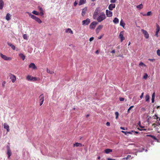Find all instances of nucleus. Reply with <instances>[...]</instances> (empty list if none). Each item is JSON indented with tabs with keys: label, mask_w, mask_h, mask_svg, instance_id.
Returning <instances> with one entry per match:
<instances>
[{
	"label": "nucleus",
	"mask_w": 160,
	"mask_h": 160,
	"mask_svg": "<svg viewBox=\"0 0 160 160\" xmlns=\"http://www.w3.org/2000/svg\"><path fill=\"white\" fill-rule=\"evenodd\" d=\"M124 32H120L119 38L120 39L121 42H122V41L125 39V38L123 37Z\"/></svg>",
	"instance_id": "obj_7"
},
{
	"label": "nucleus",
	"mask_w": 160,
	"mask_h": 160,
	"mask_svg": "<svg viewBox=\"0 0 160 160\" xmlns=\"http://www.w3.org/2000/svg\"><path fill=\"white\" fill-rule=\"evenodd\" d=\"M47 72L48 73H49L51 74H52L54 73V72L53 71H51L48 68H47Z\"/></svg>",
	"instance_id": "obj_34"
},
{
	"label": "nucleus",
	"mask_w": 160,
	"mask_h": 160,
	"mask_svg": "<svg viewBox=\"0 0 160 160\" xmlns=\"http://www.w3.org/2000/svg\"><path fill=\"white\" fill-rule=\"evenodd\" d=\"M26 79L28 81H35L39 80V78L36 77H32L30 75H28Z\"/></svg>",
	"instance_id": "obj_3"
},
{
	"label": "nucleus",
	"mask_w": 160,
	"mask_h": 160,
	"mask_svg": "<svg viewBox=\"0 0 160 160\" xmlns=\"http://www.w3.org/2000/svg\"><path fill=\"white\" fill-rule=\"evenodd\" d=\"M134 107V106H130L129 108L128 109V111H127V112H128V113H129L130 112V110H131V109L133 108Z\"/></svg>",
	"instance_id": "obj_35"
},
{
	"label": "nucleus",
	"mask_w": 160,
	"mask_h": 160,
	"mask_svg": "<svg viewBox=\"0 0 160 160\" xmlns=\"http://www.w3.org/2000/svg\"><path fill=\"white\" fill-rule=\"evenodd\" d=\"M122 132L123 133H124L126 135H128V132L127 131H122Z\"/></svg>",
	"instance_id": "obj_42"
},
{
	"label": "nucleus",
	"mask_w": 160,
	"mask_h": 160,
	"mask_svg": "<svg viewBox=\"0 0 160 160\" xmlns=\"http://www.w3.org/2000/svg\"><path fill=\"white\" fill-rule=\"evenodd\" d=\"M38 9L40 12L39 13L40 15L41 16H42L44 14L43 12V9H42V8L40 7V6H38Z\"/></svg>",
	"instance_id": "obj_11"
},
{
	"label": "nucleus",
	"mask_w": 160,
	"mask_h": 160,
	"mask_svg": "<svg viewBox=\"0 0 160 160\" xmlns=\"http://www.w3.org/2000/svg\"><path fill=\"white\" fill-rule=\"evenodd\" d=\"M115 4H110L108 7V9L111 11H112L113 9L115 8Z\"/></svg>",
	"instance_id": "obj_12"
},
{
	"label": "nucleus",
	"mask_w": 160,
	"mask_h": 160,
	"mask_svg": "<svg viewBox=\"0 0 160 160\" xmlns=\"http://www.w3.org/2000/svg\"><path fill=\"white\" fill-rule=\"evenodd\" d=\"M142 31L144 34L145 37L146 38H149V35L147 31L144 29H142Z\"/></svg>",
	"instance_id": "obj_9"
},
{
	"label": "nucleus",
	"mask_w": 160,
	"mask_h": 160,
	"mask_svg": "<svg viewBox=\"0 0 160 160\" xmlns=\"http://www.w3.org/2000/svg\"><path fill=\"white\" fill-rule=\"evenodd\" d=\"M144 93L142 92L141 94V95L140 96V98L141 99L142 98L143 95Z\"/></svg>",
	"instance_id": "obj_53"
},
{
	"label": "nucleus",
	"mask_w": 160,
	"mask_h": 160,
	"mask_svg": "<svg viewBox=\"0 0 160 160\" xmlns=\"http://www.w3.org/2000/svg\"><path fill=\"white\" fill-rule=\"evenodd\" d=\"M139 65L140 66H145V65L142 62H140L139 63Z\"/></svg>",
	"instance_id": "obj_43"
},
{
	"label": "nucleus",
	"mask_w": 160,
	"mask_h": 160,
	"mask_svg": "<svg viewBox=\"0 0 160 160\" xmlns=\"http://www.w3.org/2000/svg\"><path fill=\"white\" fill-rule=\"evenodd\" d=\"M27 13L28 14L29 16L31 18L35 20V21L38 23H42V21L39 18L36 17L33 15L32 14L30 13L29 12H27Z\"/></svg>",
	"instance_id": "obj_2"
},
{
	"label": "nucleus",
	"mask_w": 160,
	"mask_h": 160,
	"mask_svg": "<svg viewBox=\"0 0 160 160\" xmlns=\"http://www.w3.org/2000/svg\"><path fill=\"white\" fill-rule=\"evenodd\" d=\"M4 3L2 0H0V10L2 9L4 6Z\"/></svg>",
	"instance_id": "obj_17"
},
{
	"label": "nucleus",
	"mask_w": 160,
	"mask_h": 160,
	"mask_svg": "<svg viewBox=\"0 0 160 160\" xmlns=\"http://www.w3.org/2000/svg\"><path fill=\"white\" fill-rule=\"evenodd\" d=\"M10 79H11L12 82H14L16 80V77L15 76L12 74H10Z\"/></svg>",
	"instance_id": "obj_14"
},
{
	"label": "nucleus",
	"mask_w": 160,
	"mask_h": 160,
	"mask_svg": "<svg viewBox=\"0 0 160 160\" xmlns=\"http://www.w3.org/2000/svg\"><path fill=\"white\" fill-rule=\"evenodd\" d=\"M119 21L118 19L116 17L114 18L113 20V23L115 24H117L118 23H119Z\"/></svg>",
	"instance_id": "obj_19"
},
{
	"label": "nucleus",
	"mask_w": 160,
	"mask_h": 160,
	"mask_svg": "<svg viewBox=\"0 0 160 160\" xmlns=\"http://www.w3.org/2000/svg\"><path fill=\"white\" fill-rule=\"evenodd\" d=\"M90 19L89 18H87L86 20L82 21V24L83 25H88L90 22Z\"/></svg>",
	"instance_id": "obj_6"
},
{
	"label": "nucleus",
	"mask_w": 160,
	"mask_h": 160,
	"mask_svg": "<svg viewBox=\"0 0 160 160\" xmlns=\"http://www.w3.org/2000/svg\"><path fill=\"white\" fill-rule=\"evenodd\" d=\"M112 152V149H107L105 150V152L107 154H108Z\"/></svg>",
	"instance_id": "obj_28"
},
{
	"label": "nucleus",
	"mask_w": 160,
	"mask_h": 160,
	"mask_svg": "<svg viewBox=\"0 0 160 160\" xmlns=\"http://www.w3.org/2000/svg\"><path fill=\"white\" fill-rule=\"evenodd\" d=\"M7 154L8 156V158H9L12 154V152L10 148L8 146L7 147Z\"/></svg>",
	"instance_id": "obj_8"
},
{
	"label": "nucleus",
	"mask_w": 160,
	"mask_h": 160,
	"mask_svg": "<svg viewBox=\"0 0 160 160\" xmlns=\"http://www.w3.org/2000/svg\"><path fill=\"white\" fill-rule=\"evenodd\" d=\"M136 7L139 9H141L143 8V5L142 4H141L137 5Z\"/></svg>",
	"instance_id": "obj_32"
},
{
	"label": "nucleus",
	"mask_w": 160,
	"mask_h": 160,
	"mask_svg": "<svg viewBox=\"0 0 160 160\" xmlns=\"http://www.w3.org/2000/svg\"><path fill=\"white\" fill-rule=\"evenodd\" d=\"M120 129H122V130H125V129L123 127H120Z\"/></svg>",
	"instance_id": "obj_64"
},
{
	"label": "nucleus",
	"mask_w": 160,
	"mask_h": 160,
	"mask_svg": "<svg viewBox=\"0 0 160 160\" xmlns=\"http://www.w3.org/2000/svg\"><path fill=\"white\" fill-rule=\"evenodd\" d=\"M40 105L41 106L42 104H43V101H40Z\"/></svg>",
	"instance_id": "obj_57"
},
{
	"label": "nucleus",
	"mask_w": 160,
	"mask_h": 160,
	"mask_svg": "<svg viewBox=\"0 0 160 160\" xmlns=\"http://www.w3.org/2000/svg\"><path fill=\"white\" fill-rule=\"evenodd\" d=\"M144 148H142L141 150H139L138 151L139 152H143V151H144Z\"/></svg>",
	"instance_id": "obj_56"
},
{
	"label": "nucleus",
	"mask_w": 160,
	"mask_h": 160,
	"mask_svg": "<svg viewBox=\"0 0 160 160\" xmlns=\"http://www.w3.org/2000/svg\"><path fill=\"white\" fill-rule=\"evenodd\" d=\"M148 60L149 61H151V62H152L153 60H154V59H149Z\"/></svg>",
	"instance_id": "obj_58"
},
{
	"label": "nucleus",
	"mask_w": 160,
	"mask_h": 160,
	"mask_svg": "<svg viewBox=\"0 0 160 160\" xmlns=\"http://www.w3.org/2000/svg\"><path fill=\"white\" fill-rule=\"evenodd\" d=\"M111 52L112 53H114L115 52V50H112Z\"/></svg>",
	"instance_id": "obj_61"
},
{
	"label": "nucleus",
	"mask_w": 160,
	"mask_h": 160,
	"mask_svg": "<svg viewBox=\"0 0 160 160\" xmlns=\"http://www.w3.org/2000/svg\"><path fill=\"white\" fill-rule=\"evenodd\" d=\"M160 30V28L159 25L157 24L156 25V32H159Z\"/></svg>",
	"instance_id": "obj_33"
},
{
	"label": "nucleus",
	"mask_w": 160,
	"mask_h": 160,
	"mask_svg": "<svg viewBox=\"0 0 160 160\" xmlns=\"http://www.w3.org/2000/svg\"><path fill=\"white\" fill-rule=\"evenodd\" d=\"M115 114L116 116V118L117 119L118 118V116L119 115V113L118 112H115Z\"/></svg>",
	"instance_id": "obj_38"
},
{
	"label": "nucleus",
	"mask_w": 160,
	"mask_h": 160,
	"mask_svg": "<svg viewBox=\"0 0 160 160\" xmlns=\"http://www.w3.org/2000/svg\"><path fill=\"white\" fill-rule=\"evenodd\" d=\"M157 54L158 56H160V50L159 49H158L157 51Z\"/></svg>",
	"instance_id": "obj_41"
},
{
	"label": "nucleus",
	"mask_w": 160,
	"mask_h": 160,
	"mask_svg": "<svg viewBox=\"0 0 160 160\" xmlns=\"http://www.w3.org/2000/svg\"><path fill=\"white\" fill-rule=\"evenodd\" d=\"M4 128L6 129L8 132H9V127L7 123H4Z\"/></svg>",
	"instance_id": "obj_21"
},
{
	"label": "nucleus",
	"mask_w": 160,
	"mask_h": 160,
	"mask_svg": "<svg viewBox=\"0 0 160 160\" xmlns=\"http://www.w3.org/2000/svg\"><path fill=\"white\" fill-rule=\"evenodd\" d=\"M32 13L35 15H40V13L39 12H38L37 11H36L35 10L33 11L32 12Z\"/></svg>",
	"instance_id": "obj_31"
},
{
	"label": "nucleus",
	"mask_w": 160,
	"mask_h": 160,
	"mask_svg": "<svg viewBox=\"0 0 160 160\" xmlns=\"http://www.w3.org/2000/svg\"><path fill=\"white\" fill-rule=\"evenodd\" d=\"M124 100V98H119V100L121 101H123Z\"/></svg>",
	"instance_id": "obj_47"
},
{
	"label": "nucleus",
	"mask_w": 160,
	"mask_h": 160,
	"mask_svg": "<svg viewBox=\"0 0 160 160\" xmlns=\"http://www.w3.org/2000/svg\"><path fill=\"white\" fill-rule=\"evenodd\" d=\"M158 32H156V33H155V36H156L157 37H158Z\"/></svg>",
	"instance_id": "obj_55"
},
{
	"label": "nucleus",
	"mask_w": 160,
	"mask_h": 160,
	"mask_svg": "<svg viewBox=\"0 0 160 160\" xmlns=\"http://www.w3.org/2000/svg\"><path fill=\"white\" fill-rule=\"evenodd\" d=\"M86 2V0H80L79 3V5H83Z\"/></svg>",
	"instance_id": "obj_25"
},
{
	"label": "nucleus",
	"mask_w": 160,
	"mask_h": 160,
	"mask_svg": "<svg viewBox=\"0 0 160 160\" xmlns=\"http://www.w3.org/2000/svg\"><path fill=\"white\" fill-rule=\"evenodd\" d=\"M102 27H103V25H99L98 27L97 28V29H98L99 30H100L101 29H102Z\"/></svg>",
	"instance_id": "obj_36"
},
{
	"label": "nucleus",
	"mask_w": 160,
	"mask_h": 160,
	"mask_svg": "<svg viewBox=\"0 0 160 160\" xmlns=\"http://www.w3.org/2000/svg\"><path fill=\"white\" fill-rule=\"evenodd\" d=\"M151 13H152V12L151 11L148 12L147 14V16H150L151 15Z\"/></svg>",
	"instance_id": "obj_44"
},
{
	"label": "nucleus",
	"mask_w": 160,
	"mask_h": 160,
	"mask_svg": "<svg viewBox=\"0 0 160 160\" xmlns=\"http://www.w3.org/2000/svg\"><path fill=\"white\" fill-rule=\"evenodd\" d=\"M155 93L154 92L153 93L152 95V103H153L154 101V98H155Z\"/></svg>",
	"instance_id": "obj_30"
},
{
	"label": "nucleus",
	"mask_w": 160,
	"mask_h": 160,
	"mask_svg": "<svg viewBox=\"0 0 160 160\" xmlns=\"http://www.w3.org/2000/svg\"><path fill=\"white\" fill-rule=\"evenodd\" d=\"M134 132L135 134V133L138 134L139 133V132H137V131H134V132Z\"/></svg>",
	"instance_id": "obj_62"
},
{
	"label": "nucleus",
	"mask_w": 160,
	"mask_h": 160,
	"mask_svg": "<svg viewBox=\"0 0 160 160\" xmlns=\"http://www.w3.org/2000/svg\"><path fill=\"white\" fill-rule=\"evenodd\" d=\"M102 37V36H101L99 37H98V39H101Z\"/></svg>",
	"instance_id": "obj_63"
},
{
	"label": "nucleus",
	"mask_w": 160,
	"mask_h": 160,
	"mask_svg": "<svg viewBox=\"0 0 160 160\" xmlns=\"http://www.w3.org/2000/svg\"><path fill=\"white\" fill-rule=\"evenodd\" d=\"M65 32L67 33H70L71 34H73V32L72 30L70 28H68L65 30Z\"/></svg>",
	"instance_id": "obj_24"
},
{
	"label": "nucleus",
	"mask_w": 160,
	"mask_h": 160,
	"mask_svg": "<svg viewBox=\"0 0 160 160\" xmlns=\"http://www.w3.org/2000/svg\"><path fill=\"white\" fill-rule=\"evenodd\" d=\"M19 56L23 60H24L25 58V56L22 53H20L19 54Z\"/></svg>",
	"instance_id": "obj_23"
},
{
	"label": "nucleus",
	"mask_w": 160,
	"mask_h": 160,
	"mask_svg": "<svg viewBox=\"0 0 160 160\" xmlns=\"http://www.w3.org/2000/svg\"><path fill=\"white\" fill-rule=\"evenodd\" d=\"M0 56L2 59L6 61H10L12 60L11 57H8L2 53H0Z\"/></svg>",
	"instance_id": "obj_4"
},
{
	"label": "nucleus",
	"mask_w": 160,
	"mask_h": 160,
	"mask_svg": "<svg viewBox=\"0 0 160 160\" xmlns=\"http://www.w3.org/2000/svg\"><path fill=\"white\" fill-rule=\"evenodd\" d=\"M78 4V3L76 1H75L74 3V6H76L77 4Z\"/></svg>",
	"instance_id": "obj_52"
},
{
	"label": "nucleus",
	"mask_w": 160,
	"mask_h": 160,
	"mask_svg": "<svg viewBox=\"0 0 160 160\" xmlns=\"http://www.w3.org/2000/svg\"><path fill=\"white\" fill-rule=\"evenodd\" d=\"M40 101H44V96L43 94H41L39 97Z\"/></svg>",
	"instance_id": "obj_20"
},
{
	"label": "nucleus",
	"mask_w": 160,
	"mask_h": 160,
	"mask_svg": "<svg viewBox=\"0 0 160 160\" xmlns=\"http://www.w3.org/2000/svg\"><path fill=\"white\" fill-rule=\"evenodd\" d=\"M84 145H82V144L78 142H76L73 144L74 147H82Z\"/></svg>",
	"instance_id": "obj_18"
},
{
	"label": "nucleus",
	"mask_w": 160,
	"mask_h": 160,
	"mask_svg": "<svg viewBox=\"0 0 160 160\" xmlns=\"http://www.w3.org/2000/svg\"><path fill=\"white\" fill-rule=\"evenodd\" d=\"M152 138L154 140H157V141L158 140L153 135L152 136Z\"/></svg>",
	"instance_id": "obj_46"
},
{
	"label": "nucleus",
	"mask_w": 160,
	"mask_h": 160,
	"mask_svg": "<svg viewBox=\"0 0 160 160\" xmlns=\"http://www.w3.org/2000/svg\"><path fill=\"white\" fill-rule=\"evenodd\" d=\"M149 99V94H147L145 96V101L146 102H148Z\"/></svg>",
	"instance_id": "obj_29"
},
{
	"label": "nucleus",
	"mask_w": 160,
	"mask_h": 160,
	"mask_svg": "<svg viewBox=\"0 0 160 160\" xmlns=\"http://www.w3.org/2000/svg\"><path fill=\"white\" fill-rule=\"evenodd\" d=\"M87 10V8L86 7H85V8H83L82 9V16H83L86 13V12Z\"/></svg>",
	"instance_id": "obj_16"
},
{
	"label": "nucleus",
	"mask_w": 160,
	"mask_h": 160,
	"mask_svg": "<svg viewBox=\"0 0 160 160\" xmlns=\"http://www.w3.org/2000/svg\"><path fill=\"white\" fill-rule=\"evenodd\" d=\"M106 125L107 126H109L110 125V123L109 122H107L106 123Z\"/></svg>",
	"instance_id": "obj_51"
},
{
	"label": "nucleus",
	"mask_w": 160,
	"mask_h": 160,
	"mask_svg": "<svg viewBox=\"0 0 160 160\" xmlns=\"http://www.w3.org/2000/svg\"><path fill=\"white\" fill-rule=\"evenodd\" d=\"M131 158V155H128L127 157L123 158V159H125L126 160H128V159H130Z\"/></svg>",
	"instance_id": "obj_39"
},
{
	"label": "nucleus",
	"mask_w": 160,
	"mask_h": 160,
	"mask_svg": "<svg viewBox=\"0 0 160 160\" xmlns=\"http://www.w3.org/2000/svg\"><path fill=\"white\" fill-rule=\"evenodd\" d=\"M106 17L105 13L102 12H101L97 18V21L98 22H101L103 20L106 19Z\"/></svg>",
	"instance_id": "obj_1"
},
{
	"label": "nucleus",
	"mask_w": 160,
	"mask_h": 160,
	"mask_svg": "<svg viewBox=\"0 0 160 160\" xmlns=\"http://www.w3.org/2000/svg\"><path fill=\"white\" fill-rule=\"evenodd\" d=\"M107 160H116L115 159H112L109 158H107Z\"/></svg>",
	"instance_id": "obj_54"
},
{
	"label": "nucleus",
	"mask_w": 160,
	"mask_h": 160,
	"mask_svg": "<svg viewBox=\"0 0 160 160\" xmlns=\"http://www.w3.org/2000/svg\"><path fill=\"white\" fill-rule=\"evenodd\" d=\"M7 43L8 45L9 46L11 47L12 49L14 50H15L16 47L15 46L9 42H8Z\"/></svg>",
	"instance_id": "obj_26"
},
{
	"label": "nucleus",
	"mask_w": 160,
	"mask_h": 160,
	"mask_svg": "<svg viewBox=\"0 0 160 160\" xmlns=\"http://www.w3.org/2000/svg\"><path fill=\"white\" fill-rule=\"evenodd\" d=\"M106 15L108 17H111L112 15V12L109 11L108 10H106Z\"/></svg>",
	"instance_id": "obj_10"
},
{
	"label": "nucleus",
	"mask_w": 160,
	"mask_h": 160,
	"mask_svg": "<svg viewBox=\"0 0 160 160\" xmlns=\"http://www.w3.org/2000/svg\"><path fill=\"white\" fill-rule=\"evenodd\" d=\"M120 26L122 27L123 28L124 27L125 23H124L122 19L120 21Z\"/></svg>",
	"instance_id": "obj_27"
},
{
	"label": "nucleus",
	"mask_w": 160,
	"mask_h": 160,
	"mask_svg": "<svg viewBox=\"0 0 160 160\" xmlns=\"http://www.w3.org/2000/svg\"><path fill=\"white\" fill-rule=\"evenodd\" d=\"M134 132V131H131V132H128V134H132V133L133 132Z\"/></svg>",
	"instance_id": "obj_50"
},
{
	"label": "nucleus",
	"mask_w": 160,
	"mask_h": 160,
	"mask_svg": "<svg viewBox=\"0 0 160 160\" xmlns=\"http://www.w3.org/2000/svg\"><path fill=\"white\" fill-rule=\"evenodd\" d=\"M148 77V75L147 74V73H145L144 74V76L143 77V78L146 79Z\"/></svg>",
	"instance_id": "obj_37"
},
{
	"label": "nucleus",
	"mask_w": 160,
	"mask_h": 160,
	"mask_svg": "<svg viewBox=\"0 0 160 160\" xmlns=\"http://www.w3.org/2000/svg\"><path fill=\"white\" fill-rule=\"evenodd\" d=\"M23 38L27 40L28 39V38L27 35L26 34H24L23 35Z\"/></svg>",
	"instance_id": "obj_40"
},
{
	"label": "nucleus",
	"mask_w": 160,
	"mask_h": 160,
	"mask_svg": "<svg viewBox=\"0 0 160 160\" xmlns=\"http://www.w3.org/2000/svg\"><path fill=\"white\" fill-rule=\"evenodd\" d=\"M96 32L97 33H98V32H99L100 30H99L98 29H97V28L96 29Z\"/></svg>",
	"instance_id": "obj_60"
},
{
	"label": "nucleus",
	"mask_w": 160,
	"mask_h": 160,
	"mask_svg": "<svg viewBox=\"0 0 160 160\" xmlns=\"http://www.w3.org/2000/svg\"><path fill=\"white\" fill-rule=\"evenodd\" d=\"M6 84V82L5 81H3L2 83V86L3 87H4L5 86V85Z\"/></svg>",
	"instance_id": "obj_49"
},
{
	"label": "nucleus",
	"mask_w": 160,
	"mask_h": 160,
	"mask_svg": "<svg viewBox=\"0 0 160 160\" xmlns=\"http://www.w3.org/2000/svg\"><path fill=\"white\" fill-rule=\"evenodd\" d=\"M116 0H111L110 2L112 3H114L116 2Z\"/></svg>",
	"instance_id": "obj_45"
},
{
	"label": "nucleus",
	"mask_w": 160,
	"mask_h": 160,
	"mask_svg": "<svg viewBox=\"0 0 160 160\" xmlns=\"http://www.w3.org/2000/svg\"><path fill=\"white\" fill-rule=\"evenodd\" d=\"M11 16L10 14L9 13H7L6 17V19L8 21L9 20L11 19Z\"/></svg>",
	"instance_id": "obj_22"
},
{
	"label": "nucleus",
	"mask_w": 160,
	"mask_h": 160,
	"mask_svg": "<svg viewBox=\"0 0 160 160\" xmlns=\"http://www.w3.org/2000/svg\"><path fill=\"white\" fill-rule=\"evenodd\" d=\"M94 38L93 37H91L90 38L89 40V41L90 42H91L92 41H93L94 40Z\"/></svg>",
	"instance_id": "obj_48"
},
{
	"label": "nucleus",
	"mask_w": 160,
	"mask_h": 160,
	"mask_svg": "<svg viewBox=\"0 0 160 160\" xmlns=\"http://www.w3.org/2000/svg\"><path fill=\"white\" fill-rule=\"evenodd\" d=\"M29 68H31L33 69H35L37 68L35 64L33 63H32L30 64V65H29Z\"/></svg>",
	"instance_id": "obj_13"
},
{
	"label": "nucleus",
	"mask_w": 160,
	"mask_h": 160,
	"mask_svg": "<svg viewBox=\"0 0 160 160\" xmlns=\"http://www.w3.org/2000/svg\"><path fill=\"white\" fill-rule=\"evenodd\" d=\"M98 23L95 21H94L92 22L89 26V28L91 29H94L95 28L96 26Z\"/></svg>",
	"instance_id": "obj_5"
},
{
	"label": "nucleus",
	"mask_w": 160,
	"mask_h": 160,
	"mask_svg": "<svg viewBox=\"0 0 160 160\" xmlns=\"http://www.w3.org/2000/svg\"><path fill=\"white\" fill-rule=\"evenodd\" d=\"M152 136H153V135H147V137H151V138H152Z\"/></svg>",
	"instance_id": "obj_59"
},
{
	"label": "nucleus",
	"mask_w": 160,
	"mask_h": 160,
	"mask_svg": "<svg viewBox=\"0 0 160 160\" xmlns=\"http://www.w3.org/2000/svg\"><path fill=\"white\" fill-rule=\"evenodd\" d=\"M98 8H97L95 9L93 16L94 19L97 17V15L98 14Z\"/></svg>",
	"instance_id": "obj_15"
}]
</instances>
